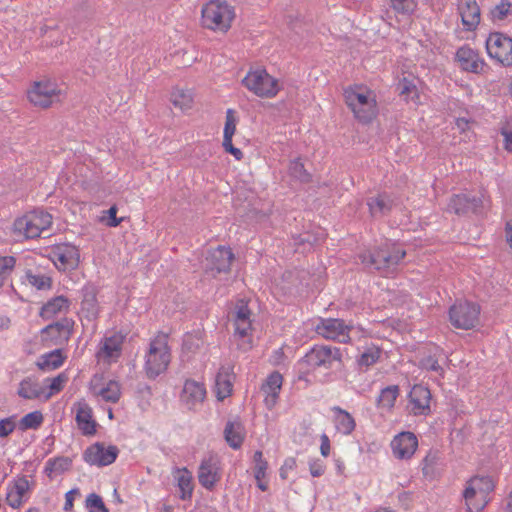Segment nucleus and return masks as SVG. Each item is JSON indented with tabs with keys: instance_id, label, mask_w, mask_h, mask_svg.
Masks as SVG:
<instances>
[{
	"instance_id": "obj_1",
	"label": "nucleus",
	"mask_w": 512,
	"mask_h": 512,
	"mask_svg": "<svg viewBox=\"0 0 512 512\" xmlns=\"http://www.w3.org/2000/svg\"><path fill=\"white\" fill-rule=\"evenodd\" d=\"M406 251L394 244H384L372 251L359 254L361 263L368 269L377 270L385 275L395 271L397 265L405 257Z\"/></svg>"
},
{
	"instance_id": "obj_2",
	"label": "nucleus",
	"mask_w": 512,
	"mask_h": 512,
	"mask_svg": "<svg viewBox=\"0 0 512 512\" xmlns=\"http://www.w3.org/2000/svg\"><path fill=\"white\" fill-rule=\"evenodd\" d=\"M171 360L170 349L168 347V335L159 332L151 340L149 350L146 355L145 371L150 379H155L161 373L166 371Z\"/></svg>"
},
{
	"instance_id": "obj_3",
	"label": "nucleus",
	"mask_w": 512,
	"mask_h": 512,
	"mask_svg": "<svg viewBox=\"0 0 512 512\" xmlns=\"http://www.w3.org/2000/svg\"><path fill=\"white\" fill-rule=\"evenodd\" d=\"M234 18V7L227 2L211 0L202 8V25L210 30L227 32Z\"/></svg>"
},
{
	"instance_id": "obj_4",
	"label": "nucleus",
	"mask_w": 512,
	"mask_h": 512,
	"mask_svg": "<svg viewBox=\"0 0 512 512\" xmlns=\"http://www.w3.org/2000/svg\"><path fill=\"white\" fill-rule=\"evenodd\" d=\"M493 490V480L488 476H475L467 481L463 492L467 512L482 511L488 504V496Z\"/></svg>"
},
{
	"instance_id": "obj_5",
	"label": "nucleus",
	"mask_w": 512,
	"mask_h": 512,
	"mask_svg": "<svg viewBox=\"0 0 512 512\" xmlns=\"http://www.w3.org/2000/svg\"><path fill=\"white\" fill-rule=\"evenodd\" d=\"M344 98L355 118L364 124L370 123L377 115L376 100L371 92H360L353 88L345 89Z\"/></svg>"
},
{
	"instance_id": "obj_6",
	"label": "nucleus",
	"mask_w": 512,
	"mask_h": 512,
	"mask_svg": "<svg viewBox=\"0 0 512 512\" xmlns=\"http://www.w3.org/2000/svg\"><path fill=\"white\" fill-rule=\"evenodd\" d=\"M52 224V216L43 210H34L17 218L13 224L14 233L26 239L39 237Z\"/></svg>"
},
{
	"instance_id": "obj_7",
	"label": "nucleus",
	"mask_w": 512,
	"mask_h": 512,
	"mask_svg": "<svg viewBox=\"0 0 512 512\" xmlns=\"http://www.w3.org/2000/svg\"><path fill=\"white\" fill-rule=\"evenodd\" d=\"M242 84L249 91L262 98H272L279 91L278 81L269 75L265 69L249 71L243 78Z\"/></svg>"
},
{
	"instance_id": "obj_8",
	"label": "nucleus",
	"mask_w": 512,
	"mask_h": 512,
	"mask_svg": "<svg viewBox=\"0 0 512 512\" xmlns=\"http://www.w3.org/2000/svg\"><path fill=\"white\" fill-rule=\"evenodd\" d=\"M480 306L476 303L457 302L449 309L451 324L458 329L468 330L476 326L479 321Z\"/></svg>"
},
{
	"instance_id": "obj_9",
	"label": "nucleus",
	"mask_w": 512,
	"mask_h": 512,
	"mask_svg": "<svg viewBox=\"0 0 512 512\" xmlns=\"http://www.w3.org/2000/svg\"><path fill=\"white\" fill-rule=\"evenodd\" d=\"M61 90L50 80L34 82L28 90V99L31 104L43 109L49 108L54 102L60 101Z\"/></svg>"
},
{
	"instance_id": "obj_10",
	"label": "nucleus",
	"mask_w": 512,
	"mask_h": 512,
	"mask_svg": "<svg viewBox=\"0 0 512 512\" xmlns=\"http://www.w3.org/2000/svg\"><path fill=\"white\" fill-rule=\"evenodd\" d=\"M488 55L505 67L512 66V38L501 33L492 32L486 39Z\"/></svg>"
},
{
	"instance_id": "obj_11",
	"label": "nucleus",
	"mask_w": 512,
	"mask_h": 512,
	"mask_svg": "<svg viewBox=\"0 0 512 512\" xmlns=\"http://www.w3.org/2000/svg\"><path fill=\"white\" fill-rule=\"evenodd\" d=\"M73 327L74 321L70 318H62L49 324L41 331L43 341L48 345L62 346L69 341Z\"/></svg>"
},
{
	"instance_id": "obj_12",
	"label": "nucleus",
	"mask_w": 512,
	"mask_h": 512,
	"mask_svg": "<svg viewBox=\"0 0 512 512\" xmlns=\"http://www.w3.org/2000/svg\"><path fill=\"white\" fill-rule=\"evenodd\" d=\"M342 354L339 348L324 345H315L306 353L303 360L310 366L326 368L331 367L332 363L341 362Z\"/></svg>"
},
{
	"instance_id": "obj_13",
	"label": "nucleus",
	"mask_w": 512,
	"mask_h": 512,
	"mask_svg": "<svg viewBox=\"0 0 512 512\" xmlns=\"http://www.w3.org/2000/svg\"><path fill=\"white\" fill-rule=\"evenodd\" d=\"M352 326L346 325L341 319H323L316 326V332L324 338L336 340L340 343L350 341L349 332Z\"/></svg>"
},
{
	"instance_id": "obj_14",
	"label": "nucleus",
	"mask_w": 512,
	"mask_h": 512,
	"mask_svg": "<svg viewBox=\"0 0 512 512\" xmlns=\"http://www.w3.org/2000/svg\"><path fill=\"white\" fill-rule=\"evenodd\" d=\"M251 311L247 305V303L244 302V300H239L235 307V316H234V325H235V337H239L243 340V343H239L238 347L243 350H248L251 348V341L248 340L247 342L244 340L247 336L249 331L251 330Z\"/></svg>"
},
{
	"instance_id": "obj_15",
	"label": "nucleus",
	"mask_w": 512,
	"mask_h": 512,
	"mask_svg": "<svg viewBox=\"0 0 512 512\" xmlns=\"http://www.w3.org/2000/svg\"><path fill=\"white\" fill-rule=\"evenodd\" d=\"M221 479L220 461L216 455L202 459L198 469V481L206 489L212 490Z\"/></svg>"
},
{
	"instance_id": "obj_16",
	"label": "nucleus",
	"mask_w": 512,
	"mask_h": 512,
	"mask_svg": "<svg viewBox=\"0 0 512 512\" xmlns=\"http://www.w3.org/2000/svg\"><path fill=\"white\" fill-rule=\"evenodd\" d=\"M118 453L116 446L111 445L106 448L103 443L97 442L85 450L83 458L90 465L106 466L116 460Z\"/></svg>"
},
{
	"instance_id": "obj_17",
	"label": "nucleus",
	"mask_w": 512,
	"mask_h": 512,
	"mask_svg": "<svg viewBox=\"0 0 512 512\" xmlns=\"http://www.w3.org/2000/svg\"><path fill=\"white\" fill-rule=\"evenodd\" d=\"M234 260V254L230 248L219 246L212 250L209 256L206 258V271L211 272L212 276L222 272H228L230 270L232 261Z\"/></svg>"
},
{
	"instance_id": "obj_18",
	"label": "nucleus",
	"mask_w": 512,
	"mask_h": 512,
	"mask_svg": "<svg viewBox=\"0 0 512 512\" xmlns=\"http://www.w3.org/2000/svg\"><path fill=\"white\" fill-rule=\"evenodd\" d=\"M431 392L427 387L414 385L409 393L410 410L414 415L430 413Z\"/></svg>"
},
{
	"instance_id": "obj_19",
	"label": "nucleus",
	"mask_w": 512,
	"mask_h": 512,
	"mask_svg": "<svg viewBox=\"0 0 512 512\" xmlns=\"http://www.w3.org/2000/svg\"><path fill=\"white\" fill-rule=\"evenodd\" d=\"M483 205L480 197H470L466 194L453 195L448 204V210L457 215H464L469 212L478 213Z\"/></svg>"
},
{
	"instance_id": "obj_20",
	"label": "nucleus",
	"mask_w": 512,
	"mask_h": 512,
	"mask_svg": "<svg viewBox=\"0 0 512 512\" xmlns=\"http://www.w3.org/2000/svg\"><path fill=\"white\" fill-rule=\"evenodd\" d=\"M456 60L463 70L476 74L483 72L486 66L479 54L468 46L460 47L457 50Z\"/></svg>"
},
{
	"instance_id": "obj_21",
	"label": "nucleus",
	"mask_w": 512,
	"mask_h": 512,
	"mask_svg": "<svg viewBox=\"0 0 512 512\" xmlns=\"http://www.w3.org/2000/svg\"><path fill=\"white\" fill-rule=\"evenodd\" d=\"M418 440L411 432H402L392 441L394 455L399 459H409L416 451Z\"/></svg>"
},
{
	"instance_id": "obj_22",
	"label": "nucleus",
	"mask_w": 512,
	"mask_h": 512,
	"mask_svg": "<svg viewBox=\"0 0 512 512\" xmlns=\"http://www.w3.org/2000/svg\"><path fill=\"white\" fill-rule=\"evenodd\" d=\"M458 11L466 30L472 31L477 28L480 22V7L476 0H460Z\"/></svg>"
},
{
	"instance_id": "obj_23",
	"label": "nucleus",
	"mask_w": 512,
	"mask_h": 512,
	"mask_svg": "<svg viewBox=\"0 0 512 512\" xmlns=\"http://www.w3.org/2000/svg\"><path fill=\"white\" fill-rule=\"evenodd\" d=\"M233 380V366L222 365L216 375L215 380L216 394L219 400H223L230 396L233 388Z\"/></svg>"
},
{
	"instance_id": "obj_24",
	"label": "nucleus",
	"mask_w": 512,
	"mask_h": 512,
	"mask_svg": "<svg viewBox=\"0 0 512 512\" xmlns=\"http://www.w3.org/2000/svg\"><path fill=\"white\" fill-rule=\"evenodd\" d=\"M205 396L206 389L202 383L194 380H187L185 382L181 397L189 409L193 408L198 403H202Z\"/></svg>"
},
{
	"instance_id": "obj_25",
	"label": "nucleus",
	"mask_w": 512,
	"mask_h": 512,
	"mask_svg": "<svg viewBox=\"0 0 512 512\" xmlns=\"http://www.w3.org/2000/svg\"><path fill=\"white\" fill-rule=\"evenodd\" d=\"M282 381V375L275 371L267 377L265 383L261 387V390L266 395L265 403L270 408L276 404L279 391L281 390Z\"/></svg>"
},
{
	"instance_id": "obj_26",
	"label": "nucleus",
	"mask_w": 512,
	"mask_h": 512,
	"mask_svg": "<svg viewBox=\"0 0 512 512\" xmlns=\"http://www.w3.org/2000/svg\"><path fill=\"white\" fill-rule=\"evenodd\" d=\"M55 264L61 270H74L79 264V253L74 246H65L56 253Z\"/></svg>"
},
{
	"instance_id": "obj_27",
	"label": "nucleus",
	"mask_w": 512,
	"mask_h": 512,
	"mask_svg": "<svg viewBox=\"0 0 512 512\" xmlns=\"http://www.w3.org/2000/svg\"><path fill=\"white\" fill-rule=\"evenodd\" d=\"M369 211L373 217L388 214L394 206V200L386 193L371 197L367 201Z\"/></svg>"
},
{
	"instance_id": "obj_28",
	"label": "nucleus",
	"mask_w": 512,
	"mask_h": 512,
	"mask_svg": "<svg viewBox=\"0 0 512 512\" xmlns=\"http://www.w3.org/2000/svg\"><path fill=\"white\" fill-rule=\"evenodd\" d=\"M224 437L231 448H240L244 441V428L242 423L239 420L228 421L224 429Z\"/></svg>"
},
{
	"instance_id": "obj_29",
	"label": "nucleus",
	"mask_w": 512,
	"mask_h": 512,
	"mask_svg": "<svg viewBox=\"0 0 512 512\" xmlns=\"http://www.w3.org/2000/svg\"><path fill=\"white\" fill-rule=\"evenodd\" d=\"M76 422L84 435H93L96 432V423L92 420V410L87 404H79L76 413Z\"/></svg>"
},
{
	"instance_id": "obj_30",
	"label": "nucleus",
	"mask_w": 512,
	"mask_h": 512,
	"mask_svg": "<svg viewBox=\"0 0 512 512\" xmlns=\"http://www.w3.org/2000/svg\"><path fill=\"white\" fill-rule=\"evenodd\" d=\"M332 411L335 413L334 423L337 431L344 435H350L356 427L352 415L338 406L333 407Z\"/></svg>"
},
{
	"instance_id": "obj_31",
	"label": "nucleus",
	"mask_w": 512,
	"mask_h": 512,
	"mask_svg": "<svg viewBox=\"0 0 512 512\" xmlns=\"http://www.w3.org/2000/svg\"><path fill=\"white\" fill-rule=\"evenodd\" d=\"M44 392L45 389L39 382L27 377L20 382L17 394L23 399H36Z\"/></svg>"
},
{
	"instance_id": "obj_32",
	"label": "nucleus",
	"mask_w": 512,
	"mask_h": 512,
	"mask_svg": "<svg viewBox=\"0 0 512 512\" xmlns=\"http://www.w3.org/2000/svg\"><path fill=\"white\" fill-rule=\"evenodd\" d=\"M399 394L400 389L398 385H390L383 388L376 400L377 407L390 411L394 407Z\"/></svg>"
},
{
	"instance_id": "obj_33",
	"label": "nucleus",
	"mask_w": 512,
	"mask_h": 512,
	"mask_svg": "<svg viewBox=\"0 0 512 512\" xmlns=\"http://www.w3.org/2000/svg\"><path fill=\"white\" fill-rule=\"evenodd\" d=\"M69 301L64 296H57L53 299L49 300L42 308L40 315L43 318H50L58 312L62 311L64 308H67Z\"/></svg>"
},
{
	"instance_id": "obj_34",
	"label": "nucleus",
	"mask_w": 512,
	"mask_h": 512,
	"mask_svg": "<svg viewBox=\"0 0 512 512\" xmlns=\"http://www.w3.org/2000/svg\"><path fill=\"white\" fill-rule=\"evenodd\" d=\"M65 357L62 355L60 349H56L50 353L42 356L41 361L38 362V367L41 370H54L60 367L64 362Z\"/></svg>"
},
{
	"instance_id": "obj_35",
	"label": "nucleus",
	"mask_w": 512,
	"mask_h": 512,
	"mask_svg": "<svg viewBox=\"0 0 512 512\" xmlns=\"http://www.w3.org/2000/svg\"><path fill=\"white\" fill-rule=\"evenodd\" d=\"M72 465V460L69 457H56L49 459L46 462L45 473L48 477H52V473L61 474L68 471Z\"/></svg>"
},
{
	"instance_id": "obj_36",
	"label": "nucleus",
	"mask_w": 512,
	"mask_h": 512,
	"mask_svg": "<svg viewBox=\"0 0 512 512\" xmlns=\"http://www.w3.org/2000/svg\"><path fill=\"white\" fill-rule=\"evenodd\" d=\"M178 487L181 491V499L191 498L193 492L192 474L186 468L178 470Z\"/></svg>"
},
{
	"instance_id": "obj_37",
	"label": "nucleus",
	"mask_w": 512,
	"mask_h": 512,
	"mask_svg": "<svg viewBox=\"0 0 512 512\" xmlns=\"http://www.w3.org/2000/svg\"><path fill=\"white\" fill-rule=\"evenodd\" d=\"M121 345L122 338L120 336L113 335L111 337L105 338L100 351L104 354L105 357L112 358L120 353Z\"/></svg>"
},
{
	"instance_id": "obj_38",
	"label": "nucleus",
	"mask_w": 512,
	"mask_h": 512,
	"mask_svg": "<svg viewBox=\"0 0 512 512\" xmlns=\"http://www.w3.org/2000/svg\"><path fill=\"white\" fill-rule=\"evenodd\" d=\"M43 422V415L40 411H33L26 414L19 422V428L22 431L28 429H37Z\"/></svg>"
},
{
	"instance_id": "obj_39",
	"label": "nucleus",
	"mask_w": 512,
	"mask_h": 512,
	"mask_svg": "<svg viewBox=\"0 0 512 512\" xmlns=\"http://www.w3.org/2000/svg\"><path fill=\"white\" fill-rule=\"evenodd\" d=\"M289 174L291 177L303 183H308L311 180V175L306 171L300 159H295L290 162Z\"/></svg>"
},
{
	"instance_id": "obj_40",
	"label": "nucleus",
	"mask_w": 512,
	"mask_h": 512,
	"mask_svg": "<svg viewBox=\"0 0 512 512\" xmlns=\"http://www.w3.org/2000/svg\"><path fill=\"white\" fill-rule=\"evenodd\" d=\"M26 279L38 290H48L52 286V279L43 274H34L31 270L26 272Z\"/></svg>"
},
{
	"instance_id": "obj_41",
	"label": "nucleus",
	"mask_w": 512,
	"mask_h": 512,
	"mask_svg": "<svg viewBox=\"0 0 512 512\" xmlns=\"http://www.w3.org/2000/svg\"><path fill=\"white\" fill-rule=\"evenodd\" d=\"M171 102L175 107L181 110L190 109L192 106V96L184 90L177 89L171 93Z\"/></svg>"
},
{
	"instance_id": "obj_42",
	"label": "nucleus",
	"mask_w": 512,
	"mask_h": 512,
	"mask_svg": "<svg viewBox=\"0 0 512 512\" xmlns=\"http://www.w3.org/2000/svg\"><path fill=\"white\" fill-rule=\"evenodd\" d=\"M120 386L115 381L109 383L99 391V395L107 402L115 403L120 398Z\"/></svg>"
},
{
	"instance_id": "obj_43",
	"label": "nucleus",
	"mask_w": 512,
	"mask_h": 512,
	"mask_svg": "<svg viewBox=\"0 0 512 512\" xmlns=\"http://www.w3.org/2000/svg\"><path fill=\"white\" fill-rule=\"evenodd\" d=\"M380 358V351L376 348H369L364 351L357 360V364L360 368H368L375 364Z\"/></svg>"
},
{
	"instance_id": "obj_44",
	"label": "nucleus",
	"mask_w": 512,
	"mask_h": 512,
	"mask_svg": "<svg viewBox=\"0 0 512 512\" xmlns=\"http://www.w3.org/2000/svg\"><path fill=\"white\" fill-rule=\"evenodd\" d=\"M202 337L200 332L187 333L183 339V349L189 352H194L202 345Z\"/></svg>"
},
{
	"instance_id": "obj_45",
	"label": "nucleus",
	"mask_w": 512,
	"mask_h": 512,
	"mask_svg": "<svg viewBox=\"0 0 512 512\" xmlns=\"http://www.w3.org/2000/svg\"><path fill=\"white\" fill-rule=\"evenodd\" d=\"M253 460L255 463L254 466V476L257 481H260L265 477L266 470L268 468V463L263 459V454L261 451H256L253 456Z\"/></svg>"
},
{
	"instance_id": "obj_46",
	"label": "nucleus",
	"mask_w": 512,
	"mask_h": 512,
	"mask_svg": "<svg viewBox=\"0 0 512 512\" xmlns=\"http://www.w3.org/2000/svg\"><path fill=\"white\" fill-rule=\"evenodd\" d=\"M15 258L12 256L0 257V287L3 286L4 281L10 275L15 266Z\"/></svg>"
},
{
	"instance_id": "obj_47",
	"label": "nucleus",
	"mask_w": 512,
	"mask_h": 512,
	"mask_svg": "<svg viewBox=\"0 0 512 512\" xmlns=\"http://www.w3.org/2000/svg\"><path fill=\"white\" fill-rule=\"evenodd\" d=\"M389 2L391 8L400 14H410L416 7L414 0H389Z\"/></svg>"
},
{
	"instance_id": "obj_48",
	"label": "nucleus",
	"mask_w": 512,
	"mask_h": 512,
	"mask_svg": "<svg viewBox=\"0 0 512 512\" xmlns=\"http://www.w3.org/2000/svg\"><path fill=\"white\" fill-rule=\"evenodd\" d=\"M511 3L507 0H502L500 4L496 5L491 11V19L493 21L504 20L509 14Z\"/></svg>"
},
{
	"instance_id": "obj_49",
	"label": "nucleus",
	"mask_w": 512,
	"mask_h": 512,
	"mask_svg": "<svg viewBox=\"0 0 512 512\" xmlns=\"http://www.w3.org/2000/svg\"><path fill=\"white\" fill-rule=\"evenodd\" d=\"M86 505L90 509V512H109L102 498L95 493L88 495Z\"/></svg>"
},
{
	"instance_id": "obj_50",
	"label": "nucleus",
	"mask_w": 512,
	"mask_h": 512,
	"mask_svg": "<svg viewBox=\"0 0 512 512\" xmlns=\"http://www.w3.org/2000/svg\"><path fill=\"white\" fill-rule=\"evenodd\" d=\"M237 118L235 116V111L233 109H228L226 111V120L224 126V136L223 137H233L236 131Z\"/></svg>"
},
{
	"instance_id": "obj_51",
	"label": "nucleus",
	"mask_w": 512,
	"mask_h": 512,
	"mask_svg": "<svg viewBox=\"0 0 512 512\" xmlns=\"http://www.w3.org/2000/svg\"><path fill=\"white\" fill-rule=\"evenodd\" d=\"M15 428H16V423H15L14 416L1 419L0 420V438L8 437L11 433H13Z\"/></svg>"
},
{
	"instance_id": "obj_52",
	"label": "nucleus",
	"mask_w": 512,
	"mask_h": 512,
	"mask_svg": "<svg viewBox=\"0 0 512 512\" xmlns=\"http://www.w3.org/2000/svg\"><path fill=\"white\" fill-rule=\"evenodd\" d=\"M10 488L14 490L17 495L23 498L25 494L29 491L30 484L26 476H21L14 481L13 485Z\"/></svg>"
},
{
	"instance_id": "obj_53",
	"label": "nucleus",
	"mask_w": 512,
	"mask_h": 512,
	"mask_svg": "<svg viewBox=\"0 0 512 512\" xmlns=\"http://www.w3.org/2000/svg\"><path fill=\"white\" fill-rule=\"evenodd\" d=\"M421 367L439 373L441 376L444 374L443 368L439 365L438 360L433 356L425 357L421 360Z\"/></svg>"
},
{
	"instance_id": "obj_54",
	"label": "nucleus",
	"mask_w": 512,
	"mask_h": 512,
	"mask_svg": "<svg viewBox=\"0 0 512 512\" xmlns=\"http://www.w3.org/2000/svg\"><path fill=\"white\" fill-rule=\"evenodd\" d=\"M66 380H67V377L64 374H60L51 380L47 379V381H50V384H49L50 392L46 395V399H48L52 394L61 391V389L63 388V383Z\"/></svg>"
},
{
	"instance_id": "obj_55",
	"label": "nucleus",
	"mask_w": 512,
	"mask_h": 512,
	"mask_svg": "<svg viewBox=\"0 0 512 512\" xmlns=\"http://www.w3.org/2000/svg\"><path fill=\"white\" fill-rule=\"evenodd\" d=\"M226 152L232 154L237 160H241L243 158V153L239 148H236L232 144V137H223L222 143Z\"/></svg>"
},
{
	"instance_id": "obj_56",
	"label": "nucleus",
	"mask_w": 512,
	"mask_h": 512,
	"mask_svg": "<svg viewBox=\"0 0 512 512\" xmlns=\"http://www.w3.org/2000/svg\"><path fill=\"white\" fill-rule=\"evenodd\" d=\"M117 211H118V208L116 207V205H113L111 206L108 210H107V214H108V219H107V222H106V225L109 226V227H117L122 221L124 218H117L116 215H117Z\"/></svg>"
},
{
	"instance_id": "obj_57",
	"label": "nucleus",
	"mask_w": 512,
	"mask_h": 512,
	"mask_svg": "<svg viewBox=\"0 0 512 512\" xmlns=\"http://www.w3.org/2000/svg\"><path fill=\"white\" fill-rule=\"evenodd\" d=\"M6 502L10 507L17 509L22 505L23 498L20 497L19 495H17L14 490L9 488L7 496H6Z\"/></svg>"
},
{
	"instance_id": "obj_58",
	"label": "nucleus",
	"mask_w": 512,
	"mask_h": 512,
	"mask_svg": "<svg viewBox=\"0 0 512 512\" xmlns=\"http://www.w3.org/2000/svg\"><path fill=\"white\" fill-rule=\"evenodd\" d=\"M501 133L504 136L505 148L512 152V121L502 128Z\"/></svg>"
},
{
	"instance_id": "obj_59",
	"label": "nucleus",
	"mask_w": 512,
	"mask_h": 512,
	"mask_svg": "<svg viewBox=\"0 0 512 512\" xmlns=\"http://www.w3.org/2000/svg\"><path fill=\"white\" fill-rule=\"evenodd\" d=\"M309 470L313 477H320L324 474L325 466L321 461H312L309 465Z\"/></svg>"
},
{
	"instance_id": "obj_60",
	"label": "nucleus",
	"mask_w": 512,
	"mask_h": 512,
	"mask_svg": "<svg viewBox=\"0 0 512 512\" xmlns=\"http://www.w3.org/2000/svg\"><path fill=\"white\" fill-rule=\"evenodd\" d=\"M319 239L315 236H313L310 233H304L300 234L297 238H295L297 245H303L305 243H308L309 245H314Z\"/></svg>"
},
{
	"instance_id": "obj_61",
	"label": "nucleus",
	"mask_w": 512,
	"mask_h": 512,
	"mask_svg": "<svg viewBox=\"0 0 512 512\" xmlns=\"http://www.w3.org/2000/svg\"><path fill=\"white\" fill-rule=\"evenodd\" d=\"M321 445H320V452L323 457H328L330 454V440L329 437L326 434H322L320 437Z\"/></svg>"
},
{
	"instance_id": "obj_62",
	"label": "nucleus",
	"mask_w": 512,
	"mask_h": 512,
	"mask_svg": "<svg viewBox=\"0 0 512 512\" xmlns=\"http://www.w3.org/2000/svg\"><path fill=\"white\" fill-rule=\"evenodd\" d=\"M78 493V490L77 489H73V490H70L66 493L65 495V504H64V510L65 511H70L73 507V500H74V497L73 495Z\"/></svg>"
},
{
	"instance_id": "obj_63",
	"label": "nucleus",
	"mask_w": 512,
	"mask_h": 512,
	"mask_svg": "<svg viewBox=\"0 0 512 512\" xmlns=\"http://www.w3.org/2000/svg\"><path fill=\"white\" fill-rule=\"evenodd\" d=\"M456 126L461 132H465L466 130H469V128H470V120H468L466 118H457Z\"/></svg>"
},
{
	"instance_id": "obj_64",
	"label": "nucleus",
	"mask_w": 512,
	"mask_h": 512,
	"mask_svg": "<svg viewBox=\"0 0 512 512\" xmlns=\"http://www.w3.org/2000/svg\"><path fill=\"white\" fill-rule=\"evenodd\" d=\"M505 234H506V241L509 244L510 248H512V222L511 221L506 223Z\"/></svg>"
}]
</instances>
